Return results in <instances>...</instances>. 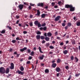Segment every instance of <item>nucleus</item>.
<instances>
[{
    "label": "nucleus",
    "instance_id": "cd10ccee",
    "mask_svg": "<svg viewBox=\"0 0 80 80\" xmlns=\"http://www.w3.org/2000/svg\"><path fill=\"white\" fill-rule=\"evenodd\" d=\"M1 33H5V29H4L3 30H2V32H1Z\"/></svg>",
    "mask_w": 80,
    "mask_h": 80
},
{
    "label": "nucleus",
    "instance_id": "bb28decb",
    "mask_svg": "<svg viewBox=\"0 0 80 80\" xmlns=\"http://www.w3.org/2000/svg\"><path fill=\"white\" fill-rule=\"evenodd\" d=\"M45 14H43L41 15V17L42 18H44L45 17Z\"/></svg>",
    "mask_w": 80,
    "mask_h": 80
},
{
    "label": "nucleus",
    "instance_id": "603ef678",
    "mask_svg": "<svg viewBox=\"0 0 80 80\" xmlns=\"http://www.w3.org/2000/svg\"><path fill=\"white\" fill-rule=\"evenodd\" d=\"M30 5L31 6H34V5H35V4H33L32 3H30Z\"/></svg>",
    "mask_w": 80,
    "mask_h": 80
},
{
    "label": "nucleus",
    "instance_id": "3c124183",
    "mask_svg": "<svg viewBox=\"0 0 80 80\" xmlns=\"http://www.w3.org/2000/svg\"><path fill=\"white\" fill-rule=\"evenodd\" d=\"M45 41L44 40H43L42 41V43L43 44V43H45Z\"/></svg>",
    "mask_w": 80,
    "mask_h": 80
},
{
    "label": "nucleus",
    "instance_id": "aec40b11",
    "mask_svg": "<svg viewBox=\"0 0 80 80\" xmlns=\"http://www.w3.org/2000/svg\"><path fill=\"white\" fill-rule=\"evenodd\" d=\"M20 70L21 71H23L24 70V68H23L22 66H21Z\"/></svg>",
    "mask_w": 80,
    "mask_h": 80
},
{
    "label": "nucleus",
    "instance_id": "39448f33",
    "mask_svg": "<svg viewBox=\"0 0 80 80\" xmlns=\"http://www.w3.org/2000/svg\"><path fill=\"white\" fill-rule=\"evenodd\" d=\"M18 8H19L20 10H22L23 8V5L20 4L18 6Z\"/></svg>",
    "mask_w": 80,
    "mask_h": 80
},
{
    "label": "nucleus",
    "instance_id": "20e7f679",
    "mask_svg": "<svg viewBox=\"0 0 80 80\" xmlns=\"http://www.w3.org/2000/svg\"><path fill=\"white\" fill-rule=\"evenodd\" d=\"M11 66L10 67V68L11 70H13L14 68V64L13 63H11L10 64Z\"/></svg>",
    "mask_w": 80,
    "mask_h": 80
},
{
    "label": "nucleus",
    "instance_id": "6e6552de",
    "mask_svg": "<svg viewBox=\"0 0 80 80\" xmlns=\"http://www.w3.org/2000/svg\"><path fill=\"white\" fill-rule=\"evenodd\" d=\"M37 5L39 7H43V3H39L37 4Z\"/></svg>",
    "mask_w": 80,
    "mask_h": 80
},
{
    "label": "nucleus",
    "instance_id": "a211bd4d",
    "mask_svg": "<svg viewBox=\"0 0 80 80\" xmlns=\"http://www.w3.org/2000/svg\"><path fill=\"white\" fill-rule=\"evenodd\" d=\"M39 22H38V21L37 20V21H35L34 22V24L35 25H37L38 24V23Z\"/></svg>",
    "mask_w": 80,
    "mask_h": 80
},
{
    "label": "nucleus",
    "instance_id": "c9c22d12",
    "mask_svg": "<svg viewBox=\"0 0 80 80\" xmlns=\"http://www.w3.org/2000/svg\"><path fill=\"white\" fill-rule=\"evenodd\" d=\"M55 36H57L58 35V32L56 31L55 33Z\"/></svg>",
    "mask_w": 80,
    "mask_h": 80
},
{
    "label": "nucleus",
    "instance_id": "412c9836",
    "mask_svg": "<svg viewBox=\"0 0 80 80\" xmlns=\"http://www.w3.org/2000/svg\"><path fill=\"white\" fill-rule=\"evenodd\" d=\"M45 40L46 41H49V40H50V38H48V37H46L45 38Z\"/></svg>",
    "mask_w": 80,
    "mask_h": 80
},
{
    "label": "nucleus",
    "instance_id": "4c0bfd02",
    "mask_svg": "<svg viewBox=\"0 0 80 80\" xmlns=\"http://www.w3.org/2000/svg\"><path fill=\"white\" fill-rule=\"evenodd\" d=\"M12 75V74H9L7 76V78H9V77H10Z\"/></svg>",
    "mask_w": 80,
    "mask_h": 80
},
{
    "label": "nucleus",
    "instance_id": "f3484780",
    "mask_svg": "<svg viewBox=\"0 0 80 80\" xmlns=\"http://www.w3.org/2000/svg\"><path fill=\"white\" fill-rule=\"evenodd\" d=\"M34 54H35V52H34L33 51L31 53H30V55H31V56H34Z\"/></svg>",
    "mask_w": 80,
    "mask_h": 80
},
{
    "label": "nucleus",
    "instance_id": "4468645a",
    "mask_svg": "<svg viewBox=\"0 0 80 80\" xmlns=\"http://www.w3.org/2000/svg\"><path fill=\"white\" fill-rule=\"evenodd\" d=\"M45 72L46 73H49V70L48 69H46L45 70Z\"/></svg>",
    "mask_w": 80,
    "mask_h": 80
},
{
    "label": "nucleus",
    "instance_id": "e433bc0d",
    "mask_svg": "<svg viewBox=\"0 0 80 80\" xmlns=\"http://www.w3.org/2000/svg\"><path fill=\"white\" fill-rule=\"evenodd\" d=\"M46 25V24L45 23H44L42 25V26L45 27V26Z\"/></svg>",
    "mask_w": 80,
    "mask_h": 80
},
{
    "label": "nucleus",
    "instance_id": "0eeeda50",
    "mask_svg": "<svg viewBox=\"0 0 80 80\" xmlns=\"http://www.w3.org/2000/svg\"><path fill=\"white\" fill-rule=\"evenodd\" d=\"M27 49V47H24L23 48L20 49V51H21V52H23L24 51H25V50H26Z\"/></svg>",
    "mask_w": 80,
    "mask_h": 80
},
{
    "label": "nucleus",
    "instance_id": "5701e85b",
    "mask_svg": "<svg viewBox=\"0 0 80 80\" xmlns=\"http://www.w3.org/2000/svg\"><path fill=\"white\" fill-rule=\"evenodd\" d=\"M76 25H77V26H80V22H77Z\"/></svg>",
    "mask_w": 80,
    "mask_h": 80
},
{
    "label": "nucleus",
    "instance_id": "de8ad7c7",
    "mask_svg": "<svg viewBox=\"0 0 80 80\" xmlns=\"http://www.w3.org/2000/svg\"><path fill=\"white\" fill-rule=\"evenodd\" d=\"M60 45H61V46H63V42H61L60 43Z\"/></svg>",
    "mask_w": 80,
    "mask_h": 80
},
{
    "label": "nucleus",
    "instance_id": "ea45409f",
    "mask_svg": "<svg viewBox=\"0 0 80 80\" xmlns=\"http://www.w3.org/2000/svg\"><path fill=\"white\" fill-rule=\"evenodd\" d=\"M16 42V40H12V43H15Z\"/></svg>",
    "mask_w": 80,
    "mask_h": 80
},
{
    "label": "nucleus",
    "instance_id": "7c9ffc66",
    "mask_svg": "<svg viewBox=\"0 0 80 80\" xmlns=\"http://www.w3.org/2000/svg\"><path fill=\"white\" fill-rule=\"evenodd\" d=\"M37 34V35H41V32L40 31H38Z\"/></svg>",
    "mask_w": 80,
    "mask_h": 80
},
{
    "label": "nucleus",
    "instance_id": "393cba45",
    "mask_svg": "<svg viewBox=\"0 0 80 80\" xmlns=\"http://www.w3.org/2000/svg\"><path fill=\"white\" fill-rule=\"evenodd\" d=\"M41 40H44V39H45V37L43 36H41Z\"/></svg>",
    "mask_w": 80,
    "mask_h": 80
},
{
    "label": "nucleus",
    "instance_id": "a19ab883",
    "mask_svg": "<svg viewBox=\"0 0 80 80\" xmlns=\"http://www.w3.org/2000/svg\"><path fill=\"white\" fill-rule=\"evenodd\" d=\"M32 57L29 56L28 58V60H32Z\"/></svg>",
    "mask_w": 80,
    "mask_h": 80
},
{
    "label": "nucleus",
    "instance_id": "dca6fc26",
    "mask_svg": "<svg viewBox=\"0 0 80 80\" xmlns=\"http://www.w3.org/2000/svg\"><path fill=\"white\" fill-rule=\"evenodd\" d=\"M63 53L65 55H67V53H68V51L65 50L63 51Z\"/></svg>",
    "mask_w": 80,
    "mask_h": 80
},
{
    "label": "nucleus",
    "instance_id": "c756f323",
    "mask_svg": "<svg viewBox=\"0 0 80 80\" xmlns=\"http://www.w3.org/2000/svg\"><path fill=\"white\" fill-rule=\"evenodd\" d=\"M29 25H30V27H32L33 26V22H30Z\"/></svg>",
    "mask_w": 80,
    "mask_h": 80
},
{
    "label": "nucleus",
    "instance_id": "bf43d9fd",
    "mask_svg": "<svg viewBox=\"0 0 80 80\" xmlns=\"http://www.w3.org/2000/svg\"><path fill=\"white\" fill-rule=\"evenodd\" d=\"M52 44H55V41H52Z\"/></svg>",
    "mask_w": 80,
    "mask_h": 80
},
{
    "label": "nucleus",
    "instance_id": "6ab92c4d",
    "mask_svg": "<svg viewBox=\"0 0 80 80\" xmlns=\"http://www.w3.org/2000/svg\"><path fill=\"white\" fill-rule=\"evenodd\" d=\"M38 49H39V52L40 53H43V52H42V48H41L40 47H38Z\"/></svg>",
    "mask_w": 80,
    "mask_h": 80
},
{
    "label": "nucleus",
    "instance_id": "2eb2a0df",
    "mask_svg": "<svg viewBox=\"0 0 80 80\" xmlns=\"http://www.w3.org/2000/svg\"><path fill=\"white\" fill-rule=\"evenodd\" d=\"M52 35V34L50 32H49L47 34L48 37H51Z\"/></svg>",
    "mask_w": 80,
    "mask_h": 80
},
{
    "label": "nucleus",
    "instance_id": "f257e3e1",
    "mask_svg": "<svg viewBox=\"0 0 80 80\" xmlns=\"http://www.w3.org/2000/svg\"><path fill=\"white\" fill-rule=\"evenodd\" d=\"M65 7L67 8H70V11H71V12H73V11H74L75 10V8L74 7H73V6H72V5L67 4L65 5Z\"/></svg>",
    "mask_w": 80,
    "mask_h": 80
},
{
    "label": "nucleus",
    "instance_id": "0e129e2a",
    "mask_svg": "<svg viewBox=\"0 0 80 80\" xmlns=\"http://www.w3.org/2000/svg\"><path fill=\"white\" fill-rule=\"evenodd\" d=\"M69 42V41H66V44L68 43Z\"/></svg>",
    "mask_w": 80,
    "mask_h": 80
},
{
    "label": "nucleus",
    "instance_id": "f704fd0d",
    "mask_svg": "<svg viewBox=\"0 0 80 80\" xmlns=\"http://www.w3.org/2000/svg\"><path fill=\"white\" fill-rule=\"evenodd\" d=\"M75 59H76V62H78V59L77 58V57H75Z\"/></svg>",
    "mask_w": 80,
    "mask_h": 80
},
{
    "label": "nucleus",
    "instance_id": "9b49d317",
    "mask_svg": "<svg viewBox=\"0 0 80 80\" xmlns=\"http://www.w3.org/2000/svg\"><path fill=\"white\" fill-rule=\"evenodd\" d=\"M60 68L59 67H57L56 68V71L57 72H59L60 71Z\"/></svg>",
    "mask_w": 80,
    "mask_h": 80
},
{
    "label": "nucleus",
    "instance_id": "49530a36",
    "mask_svg": "<svg viewBox=\"0 0 80 80\" xmlns=\"http://www.w3.org/2000/svg\"><path fill=\"white\" fill-rule=\"evenodd\" d=\"M26 63L27 64H30V61H28V62H27Z\"/></svg>",
    "mask_w": 80,
    "mask_h": 80
},
{
    "label": "nucleus",
    "instance_id": "ddd939ff",
    "mask_svg": "<svg viewBox=\"0 0 80 80\" xmlns=\"http://www.w3.org/2000/svg\"><path fill=\"white\" fill-rule=\"evenodd\" d=\"M44 58V55H42V56H39L40 60H43Z\"/></svg>",
    "mask_w": 80,
    "mask_h": 80
},
{
    "label": "nucleus",
    "instance_id": "a18cd8bd",
    "mask_svg": "<svg viewBox=\"0 0 80 80\" xmlns=\"http://www.w3.org/2000/svg\"><path fill=\"white\" fill-rule=\"evenodd\" d=\"M62 27H65V23H62Z\"/></svg>",
    "mask_w": 80,
    "mask_h": 80
},
{
    "label": "nucleus",
    "instance_id": "13d9d810",
    "mask_svg": "<svg viewBox=\"0 0 80 80\" xmlns=\"http://www.w3.org/2000/svg\"><path fill=\"white\" fill-rule=\"evenodd\" d=\"M9 51L10 52H12V51H13V49L12 48H11L9 49Z\"/></svg>",
    "mask_w": 80,
    "mask_h": 80
},
{
    "label": "nucleus",
    "instance_id": "423d86ee",
    "mask_svg": "<svg viewBox=\"0 0 80 80\" xmlns=\"http://www.w3.org/2000/svg\"><path fill=\"white\" fill-rule=\"evenodd\" d=\"M16 73H18V74H21L22 75H23V72L19 70H18V71H17Z\"/></svg>",
    "mask_w": 80,
    "mask_h": 80
},
{
    "label": "nucleus",
    "instance_id": "1a4fd4ad",
    "mask_svg": "<svg viewBox=\"0 0 80 80\" xmlns=\"http://www.w3.org/2000/svg\"><path fill=\"white\" fill-rule=\"evenodd\" d=\"M52 66V68H55L57 66V64L56 63H53Z\"/></svg>",
    "mask_w": 80,
    "mask_h": 80
},
{
    "label": "nucleus",
    "instance_id": "052dcab7",
    "mask_svg": "<svg viewBox=\"0 0 80 80\" xmlns=\"http://www.w3.org/2000/svg\"><path fill=\"white\" fill-rule=\"evenodd\" d=\"M43 28H42V27H41V28H39V29H40V30H43Z\"/></svg>",
    "mask_w": 80,
    "mask_h": 80
},
{
    "label": "nucleus",
    "instance_id": "58836bf2",
    "mask_svg": "<svg viewBox=\"0 0 80 80\" xmlns=\"http://www.w3.org/2000/svg\"><path fill=\"white\" fill-rule=\"evenodd\" d=\"M43 29L44 31H45V30H47V27H44V28H43Z\"/></svg>",
    "mask_w": 80,
    "mask_h": 80
},
{
    "label": "nucleus",
    "instance_id": "c03bdc74",
    "mask_svg": "<svg viewBox=\"0 0 80 80\" xmlns=\"http://www.w3.org/2000/svg\"><path fill=\"white\" fill-rule=\"evenodd\" d=\"M72 44H73V45H75V41H74L72 42Z\"/></svg>",
    "mask_w": 80,
    "mask_h": 80
},
{
    "label": "nucleus",
    "instance_id": "6e6d98bb",
    "mask_svg": "<svg viewBox=\"0 0 80 80\" xmlns=\"http://www.w3.org/2000/svg\"><path fill=\"white\" fill-rule=\"evenodd\" d=\"M71 78V76H70L68 78V79L67 80H70Z\"/></svg>",
    "mask_w": 80,
    "mask_h": 80
},
{
    "label": "nucleus",
    "instance_id": "864d4df0",
    "mask_svg": "<svg viewBox=\"0 0 80 80\" xmlns=\"http://www.w3.org/2000/svg\"><path fill=\"white\" fill-rule=\"evenodd\" d=\"M7 28H9V30H11L12 29V28L8 26H7Z\"/></svg>",
    "mask_w": 80,
    "mask_h": 80
},
{
    "label": "nucleus",
    "instance_id": "f8f14e48",
    "mask_svg": "<svg viewBox=\"0 0 80 80\" xmlns=\"http://www.w3.org/2000/svg\"><path fill=\"white\" fill-rule=\"evenodd\" d=\"M36 38L38 40L40 39V35H37L36 36Z\"/></svg>",
    "mask_w": 80,
    "mask_h": 80
},
{
    "label": "nucleus",
    "instance_id": "09e8293b",
    "mask_svg": "<svg viewBox=\"0 0 80 80\" xmlns=\"http://www.w3.org/2000/svg\"><path fill=\"white\" fill-rule=\"evenodd\" d=\"M23 4L26 5H28V3L27 2H23Z\"/></svg>",
    "mask_w": 80,
    "mask_h": 80
},
{
    "label": "nucleus",
    "instance_id": "7ed1b4c3",
    "mask_svg": "<svg viewBox=\"0 0 80 80\" xmlns=\"http://www.w3.org/2000/svg\"><path fill=\"white\" fill-rule=\"evenodd\" d=\"M60 16H57L54 19V21L57 22V21L60 20Z\"/></svg>",
    "mask_w": 80,
    "mask_h": 80
},
{
    "label": "nucleus",
    "instance_id": "774afa93",
    "mask_svg": "<svg viewBox=\"0 0 80 80\" xmlns=\"http://www.w3.org/2000/svg\"><path fill=\"white\" fill-rule=\"evenodd\" d=\"M44 35L45 36V37H47V33H45L44 34Z\"/></svg>",
    "mask_w": 80,
    "mask_h": 80
},
{
    "label": "nucleus",
    "instance_id": "e2e57ef3",
    "mask_svg": "<svg viewBox=\"0 0 80 80\" xmlns=\"http://www.w3.org/2000/svg\"><path fill=\"white\" fill-rule=\"evenodd\" d=\"M19 23V20H18L16 22V24H18Z\"/></svg>",
    "mask_w": 80,
    "mask_h": 80
},
{
    "label": "nucleus",
    "instance_id": "72a5a7b5",
    "mask_svg": "<svg viewBox=\"0 0 80 80\" xmlns=\"http://www.w3.org/2000/svg\"><path fill=\"white\" fill-rule=\"evenodd\" d=\"M28 52V53H30L31 52V50L30 49H28L27 50Z\"/></svg>",
    "mask_w": 80,
    "mask_h": 80
},
{
    "label": "nucleus",
    "instance_id": "9d476101",
    "mask_svg": "<svg viewBox=\"0 0 80 80\" xmlns=\"http://www.w3.org/2000/svg\"><path fill=\"white\" fill-rule=\"evenodd\" d=\"M9 71H10V70L9 69V68H8L6 69V72L5 73H6V74L8 73H9Z\"/></svg>",
    "mask_w": 80,
    "mask_h": 80
},
{
    "label": "nucleus",
    "instance_id": "37998d69",
    "mask_svg": "<svg viewBox=\"0 0 80 80\" xmlns=\"http://www.w3.org/2000/svg\"><path fill=\"white\" fill-rule=\"evenodd\" d=\"M23 33L24 34H26V33H27V32L26 31H24L23 32Z\"/></svg>",
    "mask_w": 80,
    "mask_h": 80
},
{
    "label": "nucleus",
    "instance_id": "69168bd1",
    "mask_svg": "<svg viewBox=\"0 0 80 80\" xmlns=\"http://www.w3.org/2000/svg\"><path fill=\"white\" fill-rule=\"evenodd\" d=\"M18 26H19V27H22V24L20 23H19Z\"/></svg>",
    "mask_w": 80,
    "mask_h": 80
},
{
    "label": "nucleus",
    "instance_id": "338daca9",
    "mask_svg": "<svg viewBox=\"0 0 80 80\" xmlns=\"http://www.w3.org/2000/svg\"><path fill=\"white\" fill-rule=\"evenodd\" d=\"M55 60H53L52 61V63H55Z\"/></svg>",
    "mask_w": 80,
    "mask_h": 80
},
{
    "label": "nucleus",
    "instance_id": "4be33fe9",
    "mask_svg": "<svg viewBox=\"0 0 80 80\" xmlns=\"http://www.w3.org/2000/svg\"><path fill=\"white\" fill-rule=\"evenodd\" d=\"M40 10H37V15H40Z\"/></svg>",
    "mask_w": 80,
    "mask_h": 80
},
{
    "label": "nucleus",
    "instance_id": "b1692460",
    "mask_svg": "<svg viewBox=\"0 0 80 80\" xmlns=\"http://www.w3.org/2000/svg\"><path fill=\"white\" fill-rule=\"evenodd\" d=\"M60 62H61V60H60V59L58 58L57 59V63H60Z\"/></svg>",
    "mask_w": 80,
    "mask_h": 80
},
{
    "label": "nucleus",
    "instance_id": "79ce46f5",
    "mask_svg": "<svg viewBox=\"0 0 80 80\" xmlns=\"http://www.w3.org/2000/svg\"><path fill=\"white\" fill-rule=\"evenodd\" d=\"M73 56H72L71 57V59L72 60H73Z\"/></svg>",
    "mask_w": 80,
    "mask_h": 80
},
{
    "label": "nucleus",
    "instance_id": "c85d7f7f",
    "mask_svg": "<svg viewBox=\"0 0 80 80\" xmlns=\"http://www.w3.org/2000/svg\"><path fill=\"white\" fill-rule=\"evenodd\" d=\"M71 25H72V24H71V23L70 22H68L67 25V26L68 27H71Z\"/></svg>",
    "mask_w": 80,
    "mask_h": 80
},
{
    "label": "nucleus",
    "instance_id": "2f4dec72",
    "mask_svg": "<svg viewBox=\"0 0 80 80\" xmlns=\"http://www.w3.org/2000/svg\"><path fill=\"white\" fill-rule=\"evenodd\" d=\"M80 75V73H78V74H75V76L76 77H78V76H79V75Z\"/></svg>",
    "mask_w": 80,
    "mask_h": 80
},
{
    "label": "nucleus",
    "instance_id": "473e14b6",
    "mask_svg": "<svg viewBox=\"0 0 80 80\" xmlns=\"http://www.w3.org/2000/svg\"><path fill=\"white\" fill-rule=\"evenodd\" d=\"M50 48H51V49H53L54 48V47L53 46H51L49 47Z\"/></svg>",
    "mask_w": 80,
    "mask_h": 80
},
{
    "label": "nucleus",
    "instance_id": "f03ea898",
    "mask_svg": "<svg viewBox=\"0 0 80 80\" xmlns=\"http://www.w3.org/2000/svg\"><path fill=\"white\" fill-rule=\"evenodd\" d=\"M0 73L2 74H4L5 73V69L3 67L0 68Z\"/></svg>",
    "mask_w": 80,
    "mask_h": 80
},
{
    "label": "nucleus",
    "instance_id": "8fccbe9b",
    "mask_svg": "<svg viewBox=\"0 0 80 80\" xmlns=\"http://www.w3.org/2000/svg\"><path fill=\"white\" fill-rule=\"evenodd\" d=\"M65 68L66 69H67V70H68V66H66V67H65Z\"/></svg>",
    "mask_w": 80,
    "mask_h": 80
},
{
    "label": "nucleus",
    "instance_id": "5fc2aeb1",
    "mask_svg": "<svg viewBox=\"0 0 80 80\" xmlns=\"http://www.w3.org/2000/svg\"><path fill=\"white\" fill-rule=\"evenodd\" d=\"M68 28V26H66V27H65V29L66 30H67V29Z\"/></svg>",
    "mask_w": 80,
    "mask_h": 80
},
{
    "label": "nucleus",
    "instance_id": "4d7b16f0",
    "mask_svg": "<svg viewBox=\"0 0 80 80\" xmlns=\"http://www.w3.org/2000/svg\"><path fill=\"white\" fill-rule=\"evenodd\" d=\"M60 75V73H58L57 74V76L58 77L59 76V75Z\"/></svg>",
    "mask_w": 80,
    "mask_h": 80
},
{
    "label": "nucleus",
    "instance_id": "a878e982",
    "mask_svg": "<svg viewBox=\"0 0 80 80\" xmlns=\"http://www.w3.org/2000/svg\"><path fill=\"white\" fill-rule=\"evenodd\" d=\"M37 25H38V27H42V25L41 24H40V23L39 22L38 24Z\"/></svg>",
    "mask_w": 80,
    "mask_h": 80
},
{
    "label": "nucleus",
    "instance_id": "680f3d73",
    "mask_svg": "<svg viewBox=\"0 0 80 80\" xmlns=\"http://www.w3.org/2000/svg\"><path fill=\"white\" fill-rule=\"evenodd\" d=\"M16 17L17 18H20V16H16Z\"/></svg>",
    "mask_w": 80,
    "mask_h": 80
}]
</instances>
